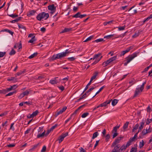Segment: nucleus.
<instances>
[{
    "label": "nucleus",
    "instance_id": "1",
    "mask_svg": "<svg viewBox=\"0 0 152 152\" xmlns=\"http://www.w3.org/2000/svg\"><path fill=\"white\" fill-rule=\"evenodd\" d=\"M49 17V14L48 13H46L45 12H42L38 14L36 17V18L37 20L40 21L44 18H45V20H46Z\"/></svg>",
    "mask_w": 152,
    "mask_h": 152
},
{
    "label": "nucleus",
    "instance_id": "2",
    "mask_svg": "<svg viewBox=\"0 0 152 152\" xmlns=\"http://www.w3.org/2000/svg\"><path fill=\"white\" fill-rule=\"evenodd\" d=\"M138 53H134L131 55L129 56L126 58V61L125 62L124 65L126 66L134 58L137 56V54Z\"/></svg>",
    "mask_w": 152,
    "mask_h": 152
},
{
    "label": "nucleus",
    "instance_id": "3",
    "mask_svg": "<svg viewBox=\"0 0 152 152\" xmlns=\"http://www.w3.org/2000/svg\"><path fill=\"white\" fill-rule=\"evenodd\" d=\"M133 46H131L127 48L125 50L121 51L120 55V56H124L126 53L129 52L133 48Z\"/></svg>",
    "mask_w": 152,
    "mask_h": 152
},
{
    "label": "nucleus",
    "instance_id": "4",
    "mask_svg": "<svg viewBox=\"0 0 152 152\" xmlns=\"http://www.w3.org/2000/svg\"><path fill=\"white\" fill-rule=\"evenodd\" d=\"M87 16L86 14L81 15V13L80 12H78L75 15L72 16L73 18H82Z\"/></svg>",
    "mask_w": 152,
    "mask_h": 152
},
{
    "label": "nucleus",
    "instance_id": "5",
    "mask_svg": "<svg viewBox=\"0 0 152 152\" xmlns=\"http://www.w3.org/2000/svg\"><path fill=\"white\" fill-rule=\"evenodd\" d=\"M119 37V36H118L115 34H113L105 36L104 37V38H106L107 39H111L113 37H114V38H116Z\"/></svg>",
    "mask_w": 152,
    "mask_h": 152
},
{
    "label": "nucleus",
    "instance_id": "6",
    "mask_svg": "<svg viewBox=\"0 0 152 152\" xmlns=\"http://www.w3.org/2000/svg\"><path fill=\"white\" fill-rule=\"evenodd\" d=\"M48 9L49 10L52 11L51 12V14H53L56 10V7L55 6L54 4H52L48 6Z\"/></svg>",
    "mask_w": 152,
    "mask_h": 152
},
{
    "label": "nucleus",
    "instance_id": "7",
    "mask_svg": "<svg viewBox=\"0 0 152 152\" xmlns=\"http://www.w3.org/2000/svg\"><path fill=\"white\" fill-rule=\"evenodd\" d=\"M123 137H118L117 138L115 139L114 141L112 143V146H114L115 145H116L119 143L121 139L123 138Z\"/></svg>",
    "mask_w": 152,
    "mask_h": 152
},
{
    "label": "nucleus",
    "instance_id": "8",
    "mask_svg": "<svg viewBox=\"0 0 152 152\" xmlns=\"http://www.w3.org/2000/svg\"><path fill=\"white\" fill-rule=\"evenodd\" d=\"M112 99L111 100H107L105 101V102H104L102 104H101L99 105V107H105L106 106V105L107 104H110V102H111V100H112Z\"/></svg>",
    "mask_w": 152,
    "mask_h": 152
},
{
    "label": "nucleus",
    "instance_id": "9",
    "mask_svg": "<svg viewBox=\"0 0 152 152\" xmlns=\"http://www.w3.org/2000/svg\"><path fill=\"white\" fill-rule=\"evenodd\" d=\"M141 92L139 88H136L134 92V94L133 96V98L137 97L139 94V93Z\"/></svg>",
    "mask_w": 152,
    "mask_h": 152
},
{
    "label": "nucleus",
    "instance_id": "10",
    "mask_svg": "<svg viewBox=\"0 0 152 152\" xmlns=\"http://www.w3.org/2000/svg\"><path fill=\"white\" fill-rule=\"evenodd\" d=\"M36 12V11L35 10H31L29 11L27 13V15L28 17H30L31 16L34 15Z\"/></svg>",
    "mask_w": 152,
    "mask_h": 152
},
{
    "label": "nucleus",
    "instance_id": "11",
    "mask_svg": "<svg viewBox=\"0 0 152 152\" xmlns=\"http://www.w3.org/2000/svg\"><path fill=\"white\" fill-rule=\"evenodd\" d=\"M72 28H65L64 29L62 30L61 32H60V33H64L67 32L71 31H72Z\"/></svg>",
    "mask_w": 152,
    "mask_h": 152
},
{
    "label": "nucleus",
    "instance_id": "12",
    "mask_svg": "<svg viewBox=\"0 0 152 152\" xmlns=\"http://www.w3.org/2000/svg\"><path fill=\"white\" fill-rule=\"evenodd\" d=\"M58 59H59V58L57 54L56 55H54L49 59V61H52Z\"/></svg>",
    "mask_w": 152,
    "mask_h": 152
},
{
    "label": "nucleus",
    "instance_id": "13",
    "mask_svg": "<svg viewBox=\"0 0 152 152\" xmlns=\"http://www.w3.org/2000/svg\"><path fill=\"white\" fill-rule=\"evenodd\" d=\"M140 125L139 128L138 133H139V132H140L141 131V130L144 127V122L143 120L140 123Z\"/></svg>",
    "mask_w": 152,
    "mask_h": 152
},
{
    "label": "nucleus",
    "instance_id": "14",
    "mask_svg": "<svg viewBox=\"0 0 152 152\" xmlns=\"http://www.w3.org/2000/svg\"><path fill=\"white\" fill-rule=\"evenodd\" d=\"M126 148L127 146H126L124 144L121 147H120L119 150L120 152H122L124 151Z\"/></svg>",
    "mask_w": 152,
    "mask_h": 152
},
{
    "label": "nucleus",
    "instance_id": "15",
    "mask_svg": "<svg viewBox=\"0 0 152 152\" xmlns=\"http://www.w3.org/2000/svg\"><path fill=\"white\" fill-rule=\"evenodd\" d=\"M98 74V73L97 72H95L94 73L93 75L91 77L90 81L92 82L94 79H95Z\"/></svg>",
    "mask_w": 152,
    "mask_h": 152
},
{
    "label": "nucleus",
    "instance_id": "16",
    "mask_svg": "<svg viewBox=\"0 0 152 152\" xmlns=\"http://www.w3.org/2000/svg\"><path fill=\"white\" fill-rule=\"evenodd\" d=\"M23 18L22 17H19L18 18H16V19L11 20L10 22L12 23H14L15 22H18L19 21L21 20V19Z\"/></svg>",
    "mask_w": 152,
    "mask_h": 152
},
{
    "label": "nucleus",
    "instance_id": "17",
    "mask_svg": "<svg viewBox=\"0 0 152 152\" xmlns=\"http://www.w3.org/2000/svg\"><path fill=\"white\" fill-rule=\"evenodd\" d=\"M110 63V61L109 60H107L106 61H104L103 63H102V65L103 66H104V67H105L107 66V65H109V64Z\"/></svg>",
    "mask_w": 152,
    "mask_h": 152
},
{
    "label": "nucleus",
    "instance_id": "18",
    "mask_svg": "<svg viewBox=\"0 0 152 152\" xmlns=\"http://www.w3.org/2000/svg\"><path fill=\"white\" fill-rule=\"evenodd\" d=\"M101 55L102 54L101 53L95 54L93 58V60L99 59L100 58H99V57L101 56Z\"/></svg>",
    "mask_w": 152,
    "mask_h": 152
},
{
    "label": "nucleus",
    "instance_id": "19",
    "mask_svg": "<svg viewBox=\"0 0 152 152\" xmlns=\"http://www.w3.org/2000/svg\"><path fill=\"white\" fill-rule=\"evenodd\" d=\"M118 100L116 99H114L112 102V105L113 106H114L116 105L118 102Z\"/></svg>",
    "mask_w": 152,
    "mask_h": 152
},
{
    "label": "nucleus",
    "instance_id": "20",
    "mask_svg": "<svg viewBox=\"0 0 152 152\" xmlns=\"http://www.w3.org/2000/svg\"><path fill=\"white\" fill-rule=\"evenodd\" d=\"M2 31H6L7 32H8L11 35H12L13 34H14V32L10 30H9L7 29H5L4 30H1Z\"/></svg>",
    "mask_w": 152,
    "mask_h": 152
},
{
    "label": "nucleus",
    "instance_id": "21",
    "mask_svg": "<svg viewBox=\"0 0 152 152\" xmlns=\"http://www.w3.org/2000/svg\"><path fill=\"white\" fill-rule=\"evenodd\" d=\"M87 92V91H86V92L82 96H81L78 99V101H80L86 97L87 96V94L89 93Z\"/></svg>",
    "mask_w": 152,
    "mask_h": 152
},
{
    "label": "nucleus",
    "instance_id": "22",
    "mask_svg": "<svg viewBox=\"0 0 152 152\" xmlns=\"http://www.w3.org/2000/svg\"><path fill=\"white\" fill-rule=\"evenodd\" d=\"M57 55H58L59 59H61V58L62 57H65L64 54L63 53V52L58 53L57 54Z\"/></svg>",
    "mask_w": 152,
    "mask_h": 152
},
{
    "label": "nucleus",
    "instance_id": "23",
    "mask_svg": "<svg viewBox=\"0 0 152 152\" xmlns=\"http://www.w3.org/2000/svg\"><path fill=\"white\" fill-rule=\"evenodd\" d=\"M119 126H118L117 125L114 127L112 131V133H113L114 132H117V130L119 128Z\"/></svg>",
    "mask_w": 152,
    "mask_h": 152
},
{
    "label": "nucleus",
    "instance_id": "24",
    "mask_svg": "<svg viewBox=\"0 0 152 152\" xmlns=\"http://www.w3.org/2000/svg\"><path fill=\"white\" fill-rule=\"evenodd\" d=\"M117 56H114L112 57H111L110 58L108 59L110 61L111 63L113 61H114L117 58Z\"/></svg>",
    "mask_w": 152,
    "mask_h": 152
},
{
    "label": "nucleus",
    "instance_id": "25",
    "mask_svg": "<svg viewBox=\"0 0 152 152\" xmlns=\"http://www.w3.org/2000/svg\"><path fill=\"white\" fill-rule=\"evenodd\" d=\"M63 53L64 54V56H66L67 54H69V53H73V52L71 51V50H69V49H66L65 50L64 52H63Z\"/></svg>",
    "mask_w": 152,
    "mask_h": 152
},
{
    "label": "nucleus",
    "instance_id": "26",
    "mask_svg": "<svg viewBox=\"0 0 152 152\" xmlns=\"http://www.w3.org/2000/svg\"><path fill=\"white\" fill-rule=\"evenodd\" d=\"M91 81H90L89 83L87 84L86 87H85L84 90L82 93V94H83L85 91H86L88 88L89 86L91 84Z\"/></svg>",
    "mask_w": 152,
    "mask_h": 152
},
{
    "label": "nucleus",
    "instance_id": "27",
    "mask_svg": "<svg viewBox=\"0 0 152 152\" xmlns=\"http://www.w3.org/2000/svg\"><path fill=\"white\" fill-rule=\"evenodd\" d=\"M18 25L19 28H21L23 29L24 31H26V28L25 26H24L22 25L19 23L18 24Z\"/></svg>",
    "mask_w": 152,
    "mask_h": 152
},
{
    "label": "nucleus",
    "instance_id": "28",
    "mask_svg": "<svg viewBox=\"0 0 152 152\" xmlns=\"http://www.w3.org/2000/svg\"><path fill=\"white\" fill-rule=\"evenodd\" d=\"M99 135V133L97 132H96L94 133L93 134V136L92 137V139H94L96 137Z\"/></svg>",
    "mask_w": 152,
    "mask_h": 152
},
{
    "label": "nucleus",
    "instance_id": "29",
    "mask_svg": "<svg viewBox=\"0 0 152 152\" xmlns=\"http://www.w3.org/2000/svg\"><path fill=\"white\" fill-rule=\"evenodd\" d=\"M36 40V39L35 38V36H34L30 40L28 41V42L30 43H32L34 42Z\"/></svg>",
    "mask_w": 152,
    "mask_h": 152
},
{
    "label": "nucleus",
    "instance_id": "30",
    "mask_svg": "<svg viewBox=\"0 0 152 152\" xmlns=\"http://www.w3.org/2000/svg\"><path fill=\"white\" fill-rule=\"evenodd\" d=\"M38 54V53L37 52H36L30 56L28 57V58L31 59L34 58L35 56H37Z\"/></svg>",
    "mask_w": 152,
    "mask_h": 152
},
{
    "label": "nucleus",
    "instance_id": "31",
    "mask_svg": "<svg viewBox=\"0 0 152 152\" xmlns=\"http://www.w3.org/2000/svg\"><path fill=\"white\" fill-rule=\"evenodd\" d=\"M102 56H101V57H100L99 59H95V60L93 63H92V64L94 65V64H96V63H97L101 60V59L102 58Z\"/></svg>",
    "mask_w": 152,
    "mask_h": 152
},
{
    "label": "nucleus",
    "instance_id": "32",
    "mask_svg": "<svg viewBox=\"0 0 152 152\" xmlns=\"http://www.w3.org/2000/svg\"><path fill=\"white\" fill-rule=\"evenodd\" d=\"M16 53L15 51L12 48L9 53V55L10 56H12L15 54Z\"/></svg>",
    "mask_w": 152,
    "mask_h": 152
},
{
    "label": "nucleus",
    "instance_id": "33",
    "mask_svg": "<svg viewBox=\"0 0 152 152\" xmlns=\"http://www.w3.org/2000/svg\"><path fill=\"white\" fill-rule=\"evenodd\" d=\"M63 112H62V111L61 110H57L55 114V117H57L58 115L62 113Z\"/></svg>",
    "mask_w": 152,
    "mask_h": 152
},
{
    "label": "nucleus",
    "instance_id": "34",
    "mask_svg": "<svg viewBox=\"0 0 152 152\" xmlns=\"http://www.w3.org/2000/svg\"><path fill=\"white\" fill-rule=\"evenodd\" d=\"M129 124V122L128 121H127L124 124L123 126V129H125L128 128V125Z\"/></svg>",
    "mask_w": 152,
    "mask_h": 152
},
{
    "label": "nucleus",
    "instance_id": "35",
    "mask_svg": "<svg viewBox=\"0 0 152 152\" xmlns=\"http://www.w3.org/2000/svg\"><path fill=\"white\" fill-rule=\"evenodd\" d=\"M7 92L6 89L0 90V94H5Z\"/></svg>",
    "mask_w": 152,
    "mask_h": 152
},
{
    "label": "nucleus",
    "instance_id": "36",
    "mask_svg": "<svg viewBox=\"0 0 152 152\" xmlns=\"http://www.w3.org/2000/svg\"><path fill=\"white\" fill-rule=\"evenodd\" d=\"M135 7V6H133L132 7H131V8H130L128 10V12H131L132 13V14L133 13V14H135L136 13H137V10H134V12H130V11L134 7Z\"/></svg>",
    "mask_w": 152,
    "mask_h": 152
},
{
    "label": "nucleus",
    "instance_id": "37",
    "mask_svg": "<svg viewBox=\"0 0 152 152\" xmlns=\"http://www.w3.org/2000/svg\"><path fill=\"white\" fill-rule=\"evenodd\" d=\"M16 91H13V92H10L8 94H7L6 95H5V96L6 97H7V96H11V95H13L14 93H16Z\"/></svg>",
    "mask_w": 152,
    "mask_h": 152
},
{
    "label": "nucleus",
    "instance_id": "38",
    "mask_svg": "<svg viewBox=\"0 0 152 152\" xmlns=\"http://www.w3.org/2000/svg\"><path fill=\"white\" fill-rule=\"evenodd\" d=\"M139 126V124H137L133 127V128L132 130V132H134L135 130H137L138 129Z\"/></svg>",
    "mask_w": 152,
    "mask_h": 152
},
{
    "label": "nucleus",
    "instance_id": "39",
    "mask_svg": "<svg viewBox=\"0 0 152 152\" xmlns=\"http://www.w3.org/2000/svg\"><path fill=\"white\" fill-rule=\"evenodd\" d=\"M8 15L10 17H11L13 18H14L16 17H18V15L15 14H12L11 15H8Z\"/></svg>",
    "mask_w": 152,
    "mask_h": 152
},
{
    "label": "nucleus",
    "instance_id": "40",
    "mask_svg": "<svg viewBox=\"0 0 152 152\" xmlns=\"http://www.w3.org/2000/svg\"><path fill=\"white\" fill-rule=\"evenodd\" d=\"M39 113V111L38 110H36L34 112H33V113L31 114L33 116V117L36 116L37 114Z\"/></svg>",
    "mask_w": 152,
    "mask_h": 152
},
{
    "label": "nucleus",
    "instance_id": "41",
    "mask_svg": "<svg viewBox=\"0 0 152 152\" xmlns=\"http://www.w3.org/2000/svg\"><path fill=\"white\" fill-rule=\"evenodd\" d=\"M64 138L61 135H60L59 137V139H58V140H59V143H60L64 139Z\"/></svg>",
    "mask_w": 152,
    "mask_h": 152
},
{
    "label": "nucleus",
    "instance_id": "42",
    "mask_svg": "<svg viewBox=\"0 0 152 152\" xmlns=\"http://www.w3.org/2000/svg\"><path fill=\"white\" fill-rule=\"evenodd\" d=\"M93 36H91L87 38L83 42H86L91 40L93 38Z\"/></svg>",
    "mask_w": 152,
    "mask_h": 152
},
{
    "label": "nucleus",
    "instance_id": "43",
    "mask_svg": "<svg viewBox=\"0 0 152 152\" xmlns=\"http://www.w3.org/2000/svg\"><path fill=\"white\" fill-rule=\"evenodd\" d=\"M49 82L50 83L52 84H56L58 82L55 80H52L50 81Z\"/></svg>",
    "mask_w": 152,
    "mask_h": 152
},
{
    "label": "nucleus",
    "instance_id": "44",
    "mask_svg": "<svg viewBox=\"0 0 152 152\" xmlns=\"http://www.w3.org/2000/svg\"><path fill=\"white\" fill-rule=\"evenodd\" d=\"M7 80L9 81H14V82L16 81V79L14 77H11Z\"/></svg>",
    "mask_w": 152,
    "mask_h": 152
},
{
    "label": "nucleus",
    "instance_id": "45",
    "mask_svg": "<svg viewBox=\"0 0 152 152\" xmlns=\"http://www.w3.org/2000/svg\"><path fill=\"white\" fill-rule=\"evenodd\" d=\"M137 149L136 147H132L131 149L130 152H136Z\"/></svg>",
    "mask_w": 152,
    "mask_h": 152
},
{
    "label": "nucleus",
    "instance_id": "46",
    "mask_svg": "<svg viewBox=\"0 0 152 152\" xmlns=\"http://www.w3.org/2000/svg\"><path fill=\"white\" fill-rule=\"evenodd\" d=\"M126 27V26L125 25H124V26H119L117 27V28H118V29L119 31H121V30H123L125 29V28Z\"/></svg>",
    "mask_w": 152,
    "mask_h": 152
},
{
    "label": "nucleus",
    "instance_id": "47",
    "mask_svg": "<svg viewBox=\"0 0 152 152\" xmlns=\"http://www.w3.org/2000/svg\"><path fill=\"white\" fill-rule=\"evenodd\" d=\"M152 121V118L151 119L148 118L146 120V124L148 125L150 124Z\"/></svg>",
    "mask_w": 152,
    "mask_h": 152
},
{
    "label": "nucleus",
    "instance_id": "48",
    "mask_svg": "<svg viewBox=\"0 0 152 152\" xmlns=\"http://www.w3.org/2000/svg\"><path fill=\"white\" fill-rule=\"evenodd\" d=\"M144 142L143 140H142V142H140L139 144V147L140 148H142L144 145Z\"/></svg>",
    "mask_w": 152,
    "mask_h": 152
},
{
    "label": "nucleus",
    "instance_id": "49",
    "mask_svg": "<svg viewBox=\"0 0 152 152\" xmlns=\"http://www.w3.org/2000/svg\"><path fill=\"white\" fill-rule=\"evenodd\" d=\"M89 114L88 113L86 112L83 113L81 116L82 118H85Z\"/></svg>",
    "mask_w": 152,
    "mask_h": 152
},
{
    "label": "nucleus",
    "instance_id": "50",
    "mask_svg": "<svg viewBox=\"0 0 152 152\" xmlns=\"http://www.w3.org/2000/svg\"><path fill=\"white\" fill-rule=\"evenodd\" d=\"M103 41V39L100 38V39H97L93 41V42H96L97 43V42H101Z\"/></svg>",
    "mask_w": 152,
    "mask_h": 152
},
{
    "label": "nucleus",
    "instance_id": "51",
    "mask_svg": "<svg viewBox=\"0 0 152 152\" xmlns=\"http://www.w3.org/2000/svg\"><path fill=\"white\" fill-rule=\"evenodd\" d=\"M45 135V131L43 132V133H42L41 134H38L37 135V138H39L40 137L44 136Z\"/></svg>",
    "mask_w": 152,
    "mask_h": 152
},
{
    "label": "nucleus",
    "instance_id": "52",
    "mask_svg": "<svg viewBox=\"0 0 152 152\" xmlns=\"http://www.w3.org/2000/svg\"><path fill=\"white\" fill-rule=\"evenodd\" d=\"M17 44H18V45L17 46V47L19 49H21L22 48V44L21 41H20L19 42L17 43Z\"/></svg>",
    "mask_w": 152,
    "mask_h": 152
},
{
    "label": "nucleus",
    "instance_id": "53",
    "mask_svg": "<svg viewBox=\"0 0 152 152\" xmlns=\"http://www.w3.org/2000/svg\"><path fill=\"white\" fill-rule=\"evenodd\" d=\"M140 32H138V33H136L135 34L132 36V37L133 38H135L138 37L140 34Z\"/></svg>",
    "mask_w": 152,
    "mask_h": 152
},
{
    "label": "nucleus",
    "instance_id": "54",
    "mask_svg": "<svg viewBox=\"0 0 152 152\" xmlns=\"http://www.w3.org/2000/svg\"><path fill=\"white\" fill-rule=\"evenodd\" d=\"M8 113V111H5L4 113H3L0 114V117H2L6 115Z\"/></svg>",
    "mask_w": 152,
    "mask_h": 152
},
{
    "label": "nucleus",
    "instance_id": "55",
    "mask_svg": "<svg viewBox=\"0 0 152 152\" xmlns=\"http://www.w3.org/2000/svg\"><path fill=\"white\" fill-rule=\"evenodd\" d=\"M24 104H26L28 106H30L32 104V102L31 101L24 102Z\"/></svg>",
    "mask_w": 152,
    "mask_h": 152
},
{
    "label": "nucleus",
    "instance_id": "56",
    "mask_svg": "<svg viewBox=\"0 0 152 152\" xmlns=\"http://www.w3.org/2000/svg\"><path fill=\"white\" fill-rule=\"evenodd\" d=\"M75 59V58H74L73 57H69L67 58V60L68 61H74Z\"/></svg>",
    "mask_w": 152,
    "mask_h": 152
},
{
    "label": "nucleus",
    "instance_id": "57",
    "mask_svg": "<svg viewBox=\"0 0 152 152\" xmlns=\"http://www.w3.org/2000/svg\"><path fill=\"white\" fill-rule=\"evenodd\" d=\"M148 132H147V131H146V129H143L142 132V135L143 136L145 135Z\"/></svg>",
    "mask_w": 152,
    "mask_h": 152
},
{
    "label": "nucleus",
    "instance_id": "58",
    "mask_svg": "<svg viewBox=\"0 0 152 152\" xmlns=\"http://www.w3.org/2000/svg\"><path fill=\"white\" fill-rule=\"evenodd\" d=\"M5 54L6 52H0V58L3 57Z\"/></svg>",
    "mask_w": 152,
    "mask_h": 152
},
{
    "label": "nucleus",
    "instance_id": "59",
    "mask_svg": "<svg viewBox=\"0 0 152 152\" xmlns=\"http://www.w3.org/2000/svg\"><path fill=\"white\" fill-rule=\"evenodd\" d=\"M23 94L24 95V96H27L29 94V92L27 90L23 92Z\"/></svg>",
    "mask_w": 152,
    "mask_h": 152
},
{
    "label": "nucleus",
    "instance_id": "60",
    "mask_svg": "<svg viewBox=\"0 0 152 152\" xmlns=\"http://www.w3.org/2000/svg\"><path fill=\"white\" fill-rule=\"evenodd\" d=\"M58 126V124H56L55 125L52 126L50 129V130L53 131V130L55 129L57 126Z\"/></svg>",
    "mask_w": 152,
    "mask_h": 152
},
{
    "label": "nucleus",
    "instance_id": "61",
    "mask_svg": "<svg viewBox=\"0 0 152 152\" xmlns=\"http://www.w3.org/2000/svg\"><path fill=\"white\" fill-rule=\"evenodd\" d=\"M68 135V132H67L65 133H62L61 134V136H62L64 138L66 137V136H67Z\"/></svg>",
    "mask_w": 152,
    "mask_h": 152
},
{
    "label": "nucleus",
    "instance_id": "62",
    "mask_svg": "<svg viewBox=\"0 0 152 152\" xmlns=\"http://www.w3.org/2000/svg\"><path fill=\"white\" fill-rule=\"evenodd\" d=\"M79 110L78 109V108H77V109H76L73 113L71 115V117L75 115L77 111H78Z\"/></svg>",
    "mask_w": 152,
    "mask_h": 152
},
{
    "label": "nucleus",
    "instance_id": "63",
    "mask_svg": "<svg viewBox=\"0 0 152 152\" xmlns=\"http://www.w3.org/2000/svg\"><path fill=\"white\" fill-rule=\"evenodd\" d=\"M132 142L131 141L129 140L127 142L126 145H125L126 146H127V148L128 147H129L131 145Z\"/></svg>",
    "mask_w": 152,
    "mask_h": 152
},
{
    "label": "nucleus",
    "instance_id": "64",
    "mask_svg": "<svg viewBox=\"0 0 152 152\" xmlns=\"http://www.w3.org/2000/svg\"><path fill=\"white\" fill-rule=\"evenodd\" d=\"M110 136L109 134H107L106 136V139L105 140L106 141H108V140L110 138Z\"/></svg>",
    "mask_w": 152,
    "mask_h": 152
}]
</instances>
